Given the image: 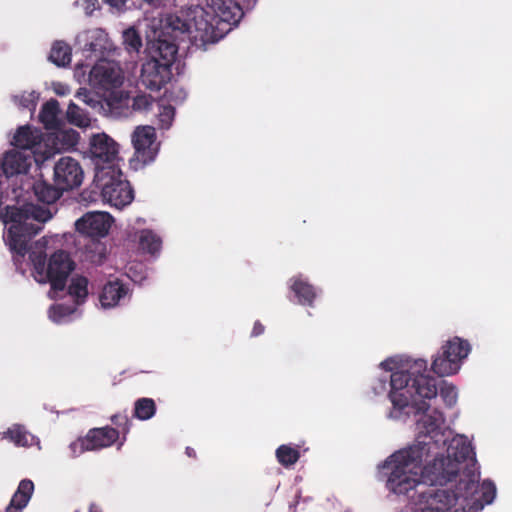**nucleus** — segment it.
Returning <instances> with one entry per match:
<instances>
[{
	"mask_svg": "<svg viewBox=\"0 0 512 512\" xmlns=\"http://www.w3.org/2000/svg\"><path fill=\"white\" fill-rule=\"evenodd\" d=\"M3 223L10 224L4 241L13 254L16 266L23 263L29 253L35 279L39 283H50L54 292L63 291L67 279L75 269V262L64 250L54 252L47 263V240L42 238L29 247L31 239L42 230V224L52 218L48 208L33 203L21 207L7 206L0 214Z\"/></svg>",
	"mask_w": 512,
	"mask_h": 512,
	"instance_id": "nucleus-1",
	"label": "nucleus"
},
{
	"mask_svg": "<svg viewBox=\"0 0 512 512\" xmlns=\"http://www.w3.org/2000/svg\"><path fill=\"white\" fill-rule=\"evenodd\" d=\"M419 443L396 451L382 465L387 476L386 487L394 494L405 495L415 489L422 475H426L430 481L433 477L426 471L429 465L424 466L429 457V447H426L429 443L424 440H419Z\"/></svg>",
	"mask_w": 512,
	"mask_h": 512,
	"instance_id": "nucleus-2",
	"label": "nucleus"
},
{
	"mask_svg": "<svg viewBox=\"0 0 512 512\" xmlns=\"http://www.w3.org/2000/svg\"><path fill=\"white\" fill-rule=\"evenodd\" d=\"M208 6L212 12L201 9L194 21V39L203 45L222 39L244 15L238 0H209Z\"/></svg>",
	"mask_w": 512,
	"mask_h": 512,
	"instance_id": "nucleus-3",
	"label": "nucleus"
},
{
	"mask_svg": "<svg viewBox=\"0 0 512 512\" xmlns=\"http://www.w3.org/2000/svg\"><path fill=\"white\" fill-rule=\"evenodd\" d=\"M446 445L447 455L435 457L433 463L426 468V471L433 476L431 482L435 484L445 485L456 479L462 469L461 465L467 461L471 462V466L466 463L462 474L467 469L475 471V453L465 436H455L449 442L447 441Z\"/></svg>",
	"mask_w": 512,
	"mask_h": 512,
	"instance_id": "nucleus-4",
	"label": "nucleus"
},
{
	"mask_svg": "<svg viewBox=\"0 0 512 512\" xmlns=\"http://www.w3.org/2000/svg\"><path fill=\"white\" fill-rule=\"evenodd\" d=\"M478 488V474L467 469L460 474L459 481L454 490L437 489L431 493L421 512H448L460 499L473 500Z\"/></svg>",
	"mask_w": 512,
	"mask_h": 512,
	"instance_id": "nucleus-5",
	"label": "nucleus"
},
{
	"mask_svg": "<svg viewBox=\"0 0 512 512\" xmlns=\"http://www.w3.org/2000/svg\"><path fill=\"white\" fill-rule=\"evenodd\" d=\"M430 406L422 401L418 405V411H423V415L417 421L418 435L414 444H419V440H424L429 443V456L437 454L434 450L444 448L449 438V431L444 428L445 418L441 411L433 409L430 413Z\"/></svg>",
	"mask_w": 512,
	"mask_h": 512,
	"instance_id": "nucleus-6",
	"label": "nucleus"
},
{
	"mask_svg": "<svg viewBox=\"0 0 512 512\" xmlns=\"http://www.w3.org/2000/svg\"><path fill=\"white\" fill-rule=\"evenodd\" d=\"M470 352V343L455 336L442 345L441 351L432 361L431 369L438 376L453 375L459 371L463 360Z\"/></svg>",
	"mask_w": 512,
	"mask_h": 512,
	"instance_id": "nucleus-7",
	"label": "nucleus"
},
{
	"mask_svg": "<svg viewBox=\"0 0 512 512\" xmlns=\"http://www.w3.org/2000/svg\"><path fill=\"white\" fill-rule=\"evenodd\" d=\"M391 391L405 390L418 394L420 398L432 399L437 396L438 389L436 379L434 377L418 376L412 378L406 370L396 371L390 377Z\"/></svg>",
	"mask_w": 512,
	"mask_h": 512,
	"instance_id": "nucleus-8",
	"label": "nucleus"
},
{
	"mask_svg": "<svg viewBox=\"0 0 512 512\" xmlns=\"http://www.w3.org/2000/svg\"><path fill=\"white\" fill-rule=\"evenodd\" d=\"M120 438V431L105 426L90 429L84 437H79L70 444L73 456H79L86 451L100 450L112 446Z\"/></svg>",
	"mask_w": 512,
	"mask_h": 512,
	"instance_id": "nucleus-9",
	"label": "nucleus"
},
{
	"mask_svg": "<svg viewBox=\"0 0 512 512\" xmlns=\"http://www.w3.org/2000/svg\"><path fill=\"white\" fill-rule=\"evenodd\" d=\"M84 180V170L78 160L63 156L56 161L53 168V181L64 189L71 191L80 187Z\"/></svg>",
	"mask_w": 512,
	"mask_h": 512,
	"instance_id": "nucleus-10",
	"label": "nucleus"
},
{
	"mask_svg": "<svg viewBox=\"0 0 512 512\" xmlns=\"http://www.w3.org/2000/svg\"><path fill=\"white\" fill-rule=\"evenodd\" d=\"M156 130L152 126H138L132 134V143L138 161L148 164L158 153Z\"/></svg>",
	"mask_w": 512,
	"mask_h": 512,
	"instance_id": "nucleus-11",
	"label": "nucleus"
},
{
	"mask_svg": "<svg viewBox=\"0 0 512 512\" xmlns=\"http://www.w3.org/2000/svg\"><path fill=\"white\" fill-rule=\"evenodd\" d=\"M112 218L106 212H89L75 223L76 230L84 238L99 239L108 234Z\"/></svg>",
	"mask_w": 512,
	"mask_h": 512,
	"instance_id": "nucleus-12",
	"label": "nucleus"
},
{
	"mask_svg": "<svg viewBox=\"0 0 512 512\" xmlns=\"http://www.w3.org/2000/svg\"><path fill=\"white\" fill-rule=\"evenodd\" d=\"M172 78V67L156 59H147L142 64L141 81L143 85L152 90L159 91Z\"/></svg>",
	"mask_w": 512,
	"mask_h": 512,
	"instance_id": "nucleus-13",
	"label": "nucleus"
},
{
	"mask_svg": "<svg viewBox=\"0 0 512 512\" xmlns=\"http://www.w3.org/2000/svg\"><path fill=\"white\" fill-rule=\"evenodd\" d=\"M101 194L105 201L117 208L130 204L134 197L129 182L113 176L102 183Z\"/></svg>",
	"mask_w": 512,
	"mask_h": 512,
	"instance_id": "nucleus-14",
	"label": "nucleus"
},
{
	"mask_svg": "<svg viewBox=\"0 0 512 512\" xmlns=\"http://www.w3.org/2000/svg\"><path fill=\"white\" fill-rule=\"evenodd\" d=\"M91 157L99 163H111L118 156V144L107 134L92 135L89 142Z\"/></svg>",
	"mask_w": 512,
	"mask_h": 512,
	"instance_id": "nucleus-15",
	"label": "nucleus"
},
{
	"mask_svg": "<svg viewBox=\"0 0 512 512\" xmlns=\"http://www.w3.org/2000/svg\"><path fill=\"white\" fill-rule=\"evenodd\" d=\"M90 82L103 89L116 88L122 84L120 71L108 62L94 65L89 74Z\"/></svg>",
	"mask_w": 512,
	"mask_h": 512,
	"instance_id": "nucleus-16",
	"label": "nucleus"
},
{
	"mask_svg": "<svg viewBox=\"0 0 512 512\" xmlns=\"http://www.w3.org/2000/svg\"><path fill=\"white\" fill-rule=\"evenodd\" d=\"M1 167L7 177L25 174L31 167V156L23 151L7 152L3 157Z\"/></svg>",
	"mask_w": 512,
	"mask_h": 512,
	"instance_id": "nucleus-17",
	"label": "nucleus"
},
{
	"mask_svg": "<svg viewBox=\"0 0 512 512\" xmlns=\"http://www.w3.org/2000/svg\"><path fill=\"white\" fill-rule=\"evenodd\" d=\"M201 16V9L193 11L192 18H185L183 16V12L180 14H170L166 18V28L171 30V34L174 38H178L179 35H184L186 33L195 35V18Z\"/></svg>",
	"mask_w": 512,
	"mask_h": 512,
	"instance_id": "nucleus-18",
	"label": "nucleus"
},
{
	"mask_svg": "<svg viewBox=\"0 0 512 512\" xmlns=\"http://www.w3.org/2000/svg\"><path fill=\"white\" fill-rule=\"evenodd\" d=\"M42 132L39 129L32 128L29 125L21 126L17 129L12 144L23 152L33 150L41 144Z\"/></svg>",
	"mask_w": 512,
	"mask_h": 512,
	"instance_id": "nucleus-19",
	"label": "nucleus"
},
{
	"mask_svg": "<svg viewBox=\"0 0 512 512\" xmlns=\"http://www.w3.org/2000/svg\"><path fill=\"white\" fill-rule=\"evenodd\" d=\"M34 492V483L30 479H23L19 482L17 490L13 494L5 512H22L28 505Z\"/></svg>",
	"mask_w": 512,
	"mask_h": 512,
	"instance_id": "nucleus-20",
	"label": "nucleus"
},
{
	"mask_svg": "<svg viewBox=\"0 0 512 512\" xmlns=\"http://www.w3.org/2000/svg\"><path fill=\"white\" fill-rule=\"evenodd\" d=\"M128 294V288L119 279L109 281L102 289L100 295L101 305L111 308L119 304L120 300Z\"/></svg>",
	"mask_w": 512,
	"mask_h": 512,
	"instance_id": "nucleus-21",
	"label": "nucleus"
},
{
	"mask_svg": "<svg viewBox=\"0 0 512 512\" xmlns=\"http://www.w3.org/2000/svg\"><path fill=\"white\" fill-rule=\"evenodd\" d=\"M177 52L178 46L174 41L159 38L150 48V59L159 60L161 63H167L172 67L176 59Z\"/></svg>",
	"mask_w": 512,
	"mask_h": 512,
	"instance_id": "nucleus-22",
	"label": "nucleus"
},
{
	"mask_svg": "<svg viewBox=\"0 0 512 512\" xmlns=\"http://www.w3.org/2000/svg\"><path fill=\"white\" fill-rule=\"evenodd\" d=\"M290 289L301 305L312 306L316 298V290L313 285L301 277L290 279Z\"/></svg>",
	"mask_w": 512,
	"mask_h": 512,
	"instance_id": "nucleus-23",
	"label": "nucleus"
},
{
	"mask_svg": "<svg viewBox=\"0 0 512 512\" xmlns=\"http://www.w3.org/2000/svg\"><path fill=\"white\" fill-rule=\"evenodd\" d=\"M34 194L37 199L45 204H53L66 192L54 181L53 184L46 181H37L33 185Z\"/></svg>",
	"mask_w": 512,
	"mask_h": 512,
	"instance_id": "nucleus-24",
	"label": "nucleus"
},
{
	"mask_svg": "<svg viewBox=\"0 0 512 512\" xmlns=\"http://www.w3.org/2000/svg\"><path fill=\"white\" fill-rule=\"evenodd\" d=\"M82 255L86 261L100 265L107 255L106 245L100 239L85 238Z\"/></svg>",
	"mask_w": 512,
	"mask_h": 512,
	"instance_id": "nucleus-25",
	"label": "nucleus"
},
{
	"mask_svg": "<svg viewBox=\"0 0 512 512\" xmlns=\"http://www.w3.org/2000/svg\"><path fill=\"white\" fill-rule=\"evenodd\" d=\"M59 113V102L56 99H50L42 106L39 120L45 129L55 130L60 127Z\"/></svg>",
	"mask_w": 512,
	"mask_h": 512,
	"instance_id": "nucleus-26",
	"label": "nucleus"
},
{
	"mask_svg": "<svg viewBox=\"0 0 512 512\" xmlns=\"http://www.w3.org/2000/svg\"><path fill=\"white\" fill-rule=\"evenodd\" d=\"M71 56V47L64 41H56L52 45L48 59L58 67H65L70 64Z\"/></svg>",
	"mask_w": 512,
	"mask_h": 512,
	"instance_id": "nucleus-27",
	"label": "nucleus"
},
{
	"mask_svg": "<svg viewBox=\"0 0 512 512\" xmlns=\"http://www.w3.org/2000/svg\"><path fill=\"white\" fill-rule=\"evenodd\" d=\"M139 247L141 250L155 255L162 248V239L153 230L143 229L139 233Z\"/></svg>",
	"mask_w": 512,
	"mask_h": 512,
	"instance_id": "nucleus-28",
	"label": "nucleus"
},
{
	"mask_svg": "<svg viewBox=\"0 0 512 512\" xmlns=\"http://www.w3.org/2000/svg\"><path fill=\"white\" fill-rule=\"evenodd\" d=\"M55 146L58 150H68L75 147L78 142L80 135L73 129H55Z\"/></svg>",
	"mask_w": 512,
	"mask_h": 512,
	"instance_id": "nucleus-29",
	"label": "nucleus"
},
{
	"mask_svg": "<svg viewBox=\"0 0 512 512\" xmlns=\"http://www.w3.org/2000/svg\"><path fill=\"white\" fill-rule=\"evenodd\" d=\"M1 439H8L10 442L14 443L16 446L26 447L29 445V433L26 431L25 427L20 424H14L9 427L3 433H0Z\"/></svg>",
	"mask_w": 512,
	"mask_h": 512,
	"instance_id": "nucleus-30",
	"label": "nucleus"
},
{
	"mask_svg": "<svg viewBox=\"0 0 512 512\" xmlns=\"http://www.w3.org/2000/svg\"><path fill=\"white\" fill-rule=\"evenodd\" d=\"M156 413V404L152 398H139L134 403L133 416L139 420H149Z\"/></svg>",
	"mask_w": 512,
	"mask_h": 512,
	"instance_id": "nucleus-31",
	"label": "nucleus"
},
{
	"mask_svg": "<svg viewBox=\"0 0 512 512\" xmlns=\"http://www.w3.org/2000/svg\"><path fill=\"white\" fill-rule=\"evenodd\" d=\"M276 458L282 466L289 467L299 460L300 452L296 448L283 444L276 449Z\"/></svg>",
	"mask_w": 512,
	"mask_h": 512,
	"instance_id": "nucleus-32",
	"label": "nucleus"
},
{
	"mask_svg": "<svg viewBox=\"0 0 512 512\" xmlns=\"http://www.w3.org/2000/svg\"><path fill=\"white\" fill-rule=\"evenodd\" d=\"M88 280L84 276H77L71 279V283L68 286V293L72 297L76 298V302L80 303L88 295Z\"/></svg>",
	"mask_w": 512,
	"mask_h": 512,
	"instance_id": "nucleus-33",
	"label": "nucleus"
},
{
	"mask_svg": "<svg viewBox=\"0 0 512 512\" xmlns=\"http://www.w3.org/2000/svg\"><path fill=\"white\" fill-rule=\"evenodd\" d=\"M477 474V472L475 470ZM480 478V475H478V479ZM480 489L481 496L477 499V501H480L481 506L491 504L496 496V487L494 483L490 480H484L481 484L478 483V488L474 495L478 492Z\"/></svg>",
	"mask_w": 512,
	"mask_h": 512,
	"instance_id": "nucleus-34",
	"label": "nucleus"
},
{
	"mask_svg": "<svg viewBox=\"0 0 512 512\" xmlns=\"http://www.w3.org/2000/svg\"><path fill=\"white\" fill-rule=\"evenodd\" d=\"M125 49L129 52H138L142 47V39L138 31L131 27L126 29L122 35Z\"/></svg>",
	"mask_w": 512,
	"mask_h": 512,
	"instance_id": "nucleus-35",
	"label": "nucleus"
},
{
	"mask_svg": "<svg viewBox=\"0 0 512 512\" xmlns=\"http://www.w3.org/2000/svg\"><path fill=\"white\" fill-rule=\"evenodd\" d=\"M111 422L113 425L116 426L115 429L120 431V434H122V440L118 444V449L124 444V441L126 440V435L130 432L132 422L129 419L128 415L125 413H118L111 417Z\"/></svg>",
	"mask_w": 512,
	"mask_h": 512,
	"instance_id": "nucleus-36",
	"label": "nucleus"
},
{
	"mask_svg": "<svg viewBox=\"0 0 512 512\" xmlns=\"http://www.w3.org/2000/svg\"><path fill=\"white\" fill-rule=\"evenodd\" d=\"M66 116L71 124L79 127L88 125L89 119L84 114L83 110L73 102L68 105Z\"/></svg>",
	"mask_w": 512,
	"mask_h": 512,
	"instance_id": "nucleus-37",
	"label": "nucleus"
},
{
	"mask_svg": "<svg viewBox=\"0 0 512 512\" xmlns=\"http://www.w3.org/2000/svg\"><path fill=\"white\" fill-rule=\"evenodd\" d=\"M415 396H418V394L411 393V395H410L405 390L390 391V393H389V398L393 404V407L400 411H402L406 407H408L410 400H412Z\"/></svg>",
	"mask_w": 512,
	"mask_h": 512,
	"instance_id": "nucleus-38",
	"label": "nucleus"
},
{
	"mask_svg": "<svg viewBox=\"0 0 512 512\" xmlns=\"http://www.w3.org/2000/svg\"><path fill=\"white\" fill-rule=\"evenodd\" d=\"M440 397L448 407H452L457 401V390L452 384L442 381L440 385Z\"/></svg>",
	"mask_w": 512,
	"mask_h": 512,
	"instance_id": "nucleus-39",
	"label": "nucleus"
},
{
	"mask_svg": "<svg viewBox=\"0 0 512 512\" xmlns=\"http://www.w3.org/2000/svg\"><path fill=\"white\" fill-rule=\"evenodd\" d=\"M14 100L15 103L19 105V107L34 111L36 108L38 95H36L35 92L23 93L20 96H15Z\"/></svg>",
	"mask_w": 512,
	"mask_h": 512,
	"instance_id": "nucleus-40",
	"label": "nucleus"
},
{
	"mask_svg": "<svg viewBox=\"0 0 512 512\" xmlns=\"http://www.w3.org/2000/svg\"><path fill=\"white\" fill-rule=\"evenodd\" d=\"M153 104V98L150 95L140 94L133 98L131 107L134 111H147Z\"/></svg>",
	"mask_w": 512,
	"mask_h": 512,
	"instance_id": "nucleus-41",
	"label": "nucleus"
},
{
	"mask_svg": "<svg viewBox=\"0 0 512 512\" xmlns=\"http://www.w3.org/2000/svg\"><path fill=\"white\" fill-rule=\"evenodd\" d=\"M412 378H416L418 376L431 377L426 374L427 372V361L425 359H415L413 363L409 366V369L406 370Z\"/></svg>",
	"mask_w": 512,
	"mask_h": 512,
	"instance_id": "nucleus-42",
	"label": "nucleus"
},
{
	"mask_svg": "<svg viewBox=\"0 0 512 512\" xmlns=\"http://www.w3.org/2000/svg\"><path fill=\"white\" fill-rule=\"evenodd\" d=\"M175 114V108L171 105L164 106L159 113L160 121L162 122V127L168 128L171 125Z\"/></svg>",
	"mask_w": 512,
	"mask_h": 512,
	"instance_id": "nucleus-43",
	"label": "nucleus"
},
{
	"mask_svg": "<svg viewBox=\"0 0 512 512\" xmlns=\"http://www.w3.org/2000/svg\"><path fill=\"white\" fill-rule=\"evenodd\" d=\"M264 331H265L264 325L260 321L257 320L254 323V326H253V329L251 332V336L258 337V336L262 335L264 333Z\"/></svg>",
	"mask_w": 512,
	"mask_h": 512,
	"instance_id": "nucleus-44",
	"label": "nucleus"
},
{
	"mask_svg": "<svg viewBox=\"0 0 512 512\" xmlns=\"http://www.w3.org/2000/svg\"><path fill=\"white\" fill-rule=\"evenodd\" d=\"M102 49H104L103 46L99 45L98 43L96 42H90L89 44H86L85 45V50L87 51H90V52H102Z\"/></svg>",
	"mask_w": 512,
	"mask_h": 512,
	"instance_id": "nucleus-45",
	"label": "nucleus"
},
{
	"mask_svg": "<svg viewBox=\"0 0 512 512\" xmlns=\"http://www.w3.org/2000/svg\"><path fill=\"white\" fill-rule=\"evenodd\" d=\"M144 1L154 7H161V6H166L171 0H144Z\"/></svg>",
	"mask_w": 512,
	"mask_h": 512,
	"instance_id": "nucleus-46",
	"label": "nucleus"
},
{
	"mask_svg": "<svg viewBox=\"0 0 512 512\" xmlns=\"http://www.w3.org/2000/svg\"><path fill=\"white\" fill-rule=\"evenodd\" d=\"M103 2L109 4L112 7L120 8L126 4L127 0H103Z\"/></svg>",
	"mask_w": 512,
	"mask_h": 512,
	"instance_id": "nucleus-47",
	"label": "nucleus"
},
{
	"mask_svg": "<svg viewBox=\"0 0 512 512\" xmlns=\"http://www.w3.org/2000/svg\"><path fill=\"white\" fill-rule=\"evenodd\" d=\"M185 453L188 457L190 458H195L196 457V452L193 448L191 447H186V450H185Z\"/></svg>",
	"mask_w": 512,
	"mask_h": 512,
	"instance_id": "nucleus-48",
	"label": "nucleus"
},
{
	"mask_svg": "<svg viewBox=\"0 0 512 512\" xmlns=\"http://www.w3.org/2000/svg\"><path fill=\"white\" fill-rule=\"evenodd\" d=\"M54 312L58 313L59 316H63L65 314L64 307L62 305H58V306L54 307Z\"/></svg>",
	"mask_w": 512,
	"mask_h": 512,
	"instance_id": "nucleus-49",
	"label": "nucleus"
},
{
	"mask_svg": "<svg viewBox=\"0 0 512 512\" xmlns=\"http://www.w3.org/2000/svg\"><path fill=\"white\" fill-rule=\"evenodd\" d=\"M63 89V86H60V89H55V92L58 94V95H63L65 92Z\"/></svg>",
	"mask_w": 512,
	"mask_h": 512,
	"instance_id": "nucleus-50",
	"label": "nucleus"
},
{
	"mask_svg": "<svg viewBox=\"0 0 512 512\" xmlns=\"http://www.w3.org/2000/svg\"><path fill=\"white\" fill-rule=\"evenodd\" d=\"M63 89V86H60V89H55V92L58 94V95H63L65 92Z\"/></svg>",
	"mask_w": 512,
	"mask_h": 512,
	"instance_id": "nucleus-51",
	"label": "nucleus"
},
{
	"mask_svg": "<svg viewBox=\"0 0 512 512\" xmlns=\"http://www.w3.org/2000/svg\"><path fill=\"white\" fill-rule=\"evenodd\" d=\"M381 365H382L384 368H386V369H389V370L391 369V367L389 366L388 361H384V362H382V363H381Z\"/></svg>",
	"mask_w": 512,
	"mask_h": 512,
	"instance_id": "nucleus-52",
	"label": "nucleus"
},
{
	"mask_svg": "<svg viewBox=\"0 0 512 512\" xmlns=\"http://www.w3.org/2000/svg\"><path fill=\"white\" fill-rule=\"evenodd\" d=\"M455 512H457V510Z\"/></svg>",
	"mask_w": 512,
	"mask_h": 512,
	"instance_id": "nucleus-53",
	"label": "nucleus"
}]
</instances>
